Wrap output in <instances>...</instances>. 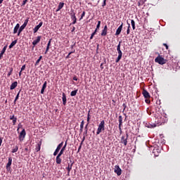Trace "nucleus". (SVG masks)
Returning a JSON list of instances; mask_svg holds the SVG:
<instances>
[{
	"label": "nucleus",
	"mask_w": 180,
	"mask_h": 180,
	"mask_svg": "<svg viewBox=\"0 0 180 180\" xmlns=\"http://www.w3.org/2000/svg\"><path fill=\"white\" fill-rule=\"evenodd\" d=\"M100 67L102 70H103V63H101Z\"/></svg>",
	"instance_id": "nucleus-62"
},
{
	"label": "nucleus",
	"mask_w": 180,
	"mask_h": 180,
	"mask_svg": "<svg viewBox=\"0 0 180 180\" xmlns=\"http://www.w3.org/2000/svg\"><path fill=\"white\" fill-rule=\"evenodd\" d=\"M83 130H84V128L80 127V129H79L80 133H82Z\"/></svg>",
	"instance_id": "nucleus-61"
},
{
	"label": "nucleus",
	"mask_w": 180,
	"mask_h": 180,
	"mask_svg": "<svg viewBox=\"0 0 180 180\" xmlns=\"http://www.w3.org/2000/svg\"><path fill=\"white\" fill-rule=\"evenodd\" d=\"M78 92V89L74 90L71 91L70 96H75L77 95V93Z\"/></svg>",
	"instance_id": "nucleus-28"
},
{
	"label": "nucleus",
	"mask_w": 180,
	"mask_h": 180,
	"mask_svg": "<svg viewBox=\"0 0 180 180\" xmlns=\"http://www.w3.org/2000/svg\"><path fill=\"white\" fill-rule=\"evenodd\" d=\"M46 88H47V82H44L41 90V94L43 95V94H44V89H46Z\"/></svg>",
	"instance_id": "nucleus-25"
},
{
	"label": "nucleus",
	"mask_w": 180,
	"mask_h": 180,
	"mask_svg": "<svg viewBox=\"0 0 180 180\" xmlns=\"http://www.w3.org/2000/svg\"><path fill=\"white\" fill-rule=\"evenodd\" d=\"M84 129H85V131L84 132V136H86L88 134V124H86Z\"/></svg>",
	"instance_id": "nucleus-34"
},
{
	"label": "nucleus",
	"mask_w": 180,
	"mask_h": 180,
	"mask_svg": "<svg viewBox=\"0 0 180 180\" xmlns=\"http://www.w3.org/2000/svg\"><path fill=\"white\" fill-rule=\"evenodd\" d=\"M6 49H8V45H6L1 50L0 53V60L2 58V57H4V54H5V51H6Z\"/></svg>",
	"instance_id": "nucleus-16"
},
{
	"label": "nucleus",
	"mask_w": 180,
	"mask_h": 180,
	"mask_svg": "<svg viewBox=\"0 0 180 180\" xmlns=\"http://www.w3.org/2000/svg\"><path fill=\"white\" fill-rule=\"evenodd\" d=\"M43 26V22H41L39 23L38 25L35 26L34 28H33L34 33H37L39 31V29H40Z\"/></svg>",
	"instance_id": "nucleus-12"
},
{
	"label": "nucleus",
	"mask_w": 180,
	"mask_h": 180,
	"mask_svg": "<svg viewBox=\"0 0 180 180\" xmlns=\"http://www.w3.org/2000/svg\"><path fill=\"white\" fill-rule=\"evenodd\" d=\"M2 146V138H0V147Z\"/></svg>",
	"instance_id": "nucleus-59"
},
{
	"label": "nucleus",
	"mask_w": 180,
	"mask_h": 180,
	"mask_svg": "<svg viewBox=\"0 0 180 180\" xmlns=\"http://www.w3.org/2000/svg\"><path fill=\"white\" fill-rule=\"evenodd\" d=\"M25 136H26V131L25 130V129H23L20 133V135L18 136L20 141H23V139H25Z\"/></svg>",
	"instance_id": "nucleus-7"
},
{
	"label": "nucleus",
	"mask_w": 180,
	"mask_h": 180,
	"mask_svg": "<svg viewBox=\"0 0 180 180\" xmlns=\"http://www.w3.org/2000/svg\"><path fill=\"white\" fill-rule=\"evenodd\" d=\"M102 131H105V120L101 121L100 124H98L96 135L98 136V134H101Z\"/></svg>",
	"instance_id": "nucleus-1"
},
{
	"label": "nucleus",
	"mask_w": 180,
	"mask_h": 180,
	"mask_svg": "<svg viewBox=\"0 0 180 180\" xmlns=\"http://www.w3.org/2000/svg\"><path fill=\"white\" fill-rule=\"evenodd\" d=\"M19 77H22V70H20L19 72Z\"/></svg>",
	"instance_id": "nucleus-63"
},
{
	"label": "nucleus",
	"mask_w": 180,
	"mask_h": 180,
	"mask_svg": "<svg viewBox=\"0 0 180 180\" xmlns=\"http://www.w3.org/2000/svg\"><path fill=\"white\" fill-rule=\"evenodd\" d=\"M70 19L72 20V25H75V23H77V16H75L74 10H72L70 12Z\"/></svg>",
	"instance_id": "nucleus-5"
},
{
	"label": "nucleus",
	"mask_w": 180,
	"mask_h": 180,
	"mask_svg": "<svg viewBox=\"0 0 180 180\" xmlns=\"http://www.w3.org/2000/svg\"><path fill=\"white\" fill-rule=\"evenodd\" d=\"M158 124H162V123L165 122V120H164V118H162V117H158Z\"/></svg>",
	"instance_id": "nucleus-19"
},
{
	"label": "nucleus",
	"mask_w": 180,
	"mask_h": 180,
	"mask_svg": "<svg viewBox=\"0 0 180 180\" xmlns=\"http://www.w3.org/2000/svg\"><path fill=\"white\" fill-rule=\"evenodd\" d=\"M19 95H20V90L18 91V93L17 94L15 98V101H18V99H19Z\"/></svg>",
	"instance_id": "nucleus-41"
},
{
	"label": "nucleus",
	"mask_w": 180,
	"mask_h": 180,
	"mask_svg": "<svg viewBox=\"0 0 180 180\" xmlns=\"http://www.w3.org/2000/svg\"><path fill=\"white\" fill-rule=\"evenodd\" d=\"M122 30H123V22L119 26L115 32V36H119L120 33H122Z\"/></svg>",
	"instance_id": "nucleus-11"
},
{
	"label": "nucleus",
	"mask_w": 180,
	"mask_h": 180,
	"mask_svg": "<svg viewBox=\"0 0 180 180\" xmlns=\"http://www.w3.org/2000/svg\"><path fill=\"white\" fill-rule=\"evenodd\" d=\"M22 127V124H18V129L17 131H19V129Z\"/></svg>",
	"instance_id": "nucleus-51"
},
{
	"label": "nucleus",
	"mask_w": 180,
	"mask_h": 180,
	"mask_svg": "<svg viewBox=\"0 0 180 180\" xmlns=\"http://www.w3.org/2000/svg\"><path fill=\"white\" fill-rule=\"evenodd\" d=\"M122 106H123V108H124V110H126V108H127L126 104L124 103V104L122 105Z\"/></svg>",
	"instance_id": "nucleus-56"
},
{
	"label": "nucleus",
	"mask_w": 180,
	"mask_h": 180,
	"mask_svg": "<svg viewBox=\"0 0 180 180\" xmlns=\"http://www.w3.org/2000/svg\"><path fill=\"white\" fill-rule=\"evenodd\" d=\"M84 16H85V11L82 12L79 20H82V19H84Z\"/></svg>",
	"instance_id": "nucleus-40"
},
{
	"label": "nucleus",
	"mask_w": 180,
	"mask_h": 180,
	"mask_svg": "<svg viewBox=\"0 0 180 180\" xmlns=\"http://www.w3.org/2000/svg\"><path fill=\"white\" fill-rule=\"evenodd\" d=\"M142 94L143 95L144 98H146L145 102L146 103H150V102H151L150 101V98H151V96H150V93H148V91H147V90L143 89L142 91Z\"/></svg>",
	"instance_id": "nucleus-2"
},
{
	"label": "nucleus",
	"mask_w": 180,
	"mask_h": 180,
	"mask_svg": "<svg viewBox=\"0 0 180 180\" xmlns=\"http://www.w3.org/2000/svg\"><path fill=\"white\" fill-rule=\"evenodd\" d=\"M106 6V0H104L103 4V6Z\"/></svg>",
	"instance_id": "nucleus-57"
},
{
	"label": "nucleus",
	"mask_w": 180,
	"mask_h": 180,
	"mask_svg": "<svg viewBox=\"0 0 180 180\" xmlns=\"http://www.w3.org/2000/svg\"><path fill=\"white\" fill-rule=\"evenodd\" d=\"M122 44V41H120L117 46V51H118L119 50H120V44Z\"/></svg>",
	"instance_id": "nucleus-44"
},
{
	"label": "nucleus",
	"mask_w": 180,
	"mask_h": 180,
	"mask_svg": "<svg viewBox=\"0 0 180 180\" xmlns=\"http://www.w3.org/2000/svg\"><path fill=\"white\" fill-rule=\"evenodd\" d=\"M67 141H65V145L62 147L63 150H65V148H67Z\"/></svg>",
	"instance_id": "nucleus-46"
},
{
	"label": "nucleus",
	"mask_w": 180,
	"mask_h": 180,
	"mask_svg": "<svg viewBox=\"0 0 180 180\" xmlns=\"http://www.w3.org/2000/svg\"><path fill=\"white\" fill-rule=\"evenodd\" d=\"M60 152H59V153L58 154H57V155H63V154H64V152L65 151V149H63V148H61L60 149V150H59Z\"/></svg>",
	"instance_id": "nucleus-35"
},
{
	"label": "nucleus",
	"mask_w": 180,
	"mask_h": 180,
	"mask_svg": "<svg viewBox=\"0 0 180 180\" xmlns=\"http://www.w3.org/2000/svg\"><path fill=\"white\" fill-rule=\"evenodd\" d=\"M27 23H29V18H27L25 20L23 25L20 27V33H22V32H23V30L25 29V27L27 26Z\"/></svg>",
	"instance_id": "nucleus-8"
},
{
	"label": "nucleus",
	"mask_w": 180,
	"mask_h": 180,
	"mask_svg": "<svg viewBox=\"0 0 180 180\" xmlns=\"http://www.w3.org/2000/svg\"><path fill=\"white\" fill-rule=\"evenodd\" d=\"M115 172L118 175V176H120L122 175V169L119 167V165L115 166Z\"/></svg>",
	"instance_id": "nucleus-9"
},
{
	"label": "nucleus",
	"mask_w": 180,
	"mask_h": 180,
	"mask_svg": "<svg viewBox=\"0 0 180 180\" xmlns=\"http://www.w3.org/2000/svg\"><path fill=\"white\" fill-rule=\"evenodd\" d=\"M16 86H18V82H13L10 86V89L13 91V89H15V88H16Z\"/></svg>",
	"instance_id": "nucleus-22"
},
{
	"label": "nucleus",
	"mask_w": 180,
	"mask_h": 180,
	"mask_svg": "<svg viewBox=\"0 0 180 180\" xmlns=\"http://www.w3.org/2000/svg\"><path fill=\"white\" fill-rule=\"evenodd\" d=\"M89 120H91V117H87V124H89Z\"/></svg>",
	"instance_id": "nucleus-53"
},
{
	"label": "nucleus",
	"mask_w": 180,
	"mask_h": 180,
	"mask_svg": "<svg viewBox=\"0 0 180 180\" xmlns=\"http://www.w3.org/2000/svg\"><path fill=\"white\" fill-rule=\"evenodd\" d=\"M118 122H119V130L120 133H122V125L123 124V117L122 115L118 117Z\"/></svg>",
	"instance_id": "nucleus-10"
},
{
	"label": "nucleus",
	"mask_w": 180,
	"mask_h": 180,
	"mask_svg": "<svg viewBox=\"0 0 180 180\" xmlns=\"http://www.w3.org/2000/svg\"><path fill=\"white\" fill-rule=\"evenodd\" d=\"M127 25H128V27L127 30V34H130V24L127 22Z\"/></svg>",
	"instance_id": "nucleus-38"
},
{
	"label": "nucleus",
	"mask_w": 180,
	"mask_h": 180,
	"mask_svg": "<svg viewBox=\"0 0 180 180\" xmlns=\"http://www.w3.org/2000/svg\"><path fill=\"white\" fill-rule=\"evenodd\" d=\"M19 29H20V25L19 23L16 24L15 27L13 30V34H16L18 33V31H19Z\"/></svg>",
	"instance_id": "nucleus-18"
},
{
	"label": "nucleus",
	"mask_w": 180,
	"mask_h": 180,
	"mask_svg": "<svg viewBox=\"0 0 180 180\" xmlns=\"http://www.w3.org/2000/svg\"><path fill=\"white\" fill-rule=\"evenodd\" d=\"M118 53V56L117 58V59L115 60V63H119V61H120V60H122V56H123V53H122V50H119L117 51Z\"/></svg>",
	"instance_id": "nucleus-13"
},
{
	"label": "nucleus",
	"mask_w": 180,
	"mask_h": 180,
	"mask_svg": "<svg viewBox=\"0 0 180 180\" xmlns=\"http://www.w3.org/2000/svg\"><path fill=\"white\" fill-rule=\"evenodd\" d=\"M146 127H148V129H154V127H157V124H150V122H146L145 124Z\"/></svg>",
	"instance_id": "nucleus-14"
},
{
	"label": "nucleus",
	"mask_w": 180,
	"mask_h": 180,
	"mask_svg": "<svg viewBox=\"0 0 180 180\" xmlns=\"http://www.w3.org/2000/svg\"><path fill=\"white\" fill-rule=\"evenodd\" d=\"M25 70H26V65H22L20 70L25 71Z\"/></svg>",
	"instance_id": "nucleus-45"
},
{
	"label": "nucleus",
	"mask_w": 180,
	"mask_h": 180,
	"mask_svg": "<svg viewBox=\"0 0 180 180\" xmlns=\"http://www.w3.org/2000/svg\"><path fill=\"white\" fill-rule=\"evenodd\" d=\"M16 43H18V39L13 41L9 45V49H12L16 44Z\"/></svg>",
	"instance_id": "nucleus-26"
},
{
	"label": "nucleus",
	"mask_w": 180,
	"mask_h": 180,
	"mask_svg": "<svg viewBox=\"0 0 180 180\" xmlns=\"http://www.w3.org/2000/svg\"><path fill=\"white\" fill-rule=\"evenodd\" d=\"M81 148H82V145H79V148H78V150H77V153H79V151H81Z\"/></svg>",
	"instance_id": "nucleus-48"
},
{
	"label": "nucleus",
	"mask_w": 180,
	"mask_h": 180,
	"mask_svg": "<svg viewBox=\"0 0 180 180\" xmlns=\"http://www.w3.org/2000/svg\"><path fill=\"white\" fill-rule=\"evenodd\" d=\"M163 46H165L166 50H168V45L167 44H163Z\"/></svg>",
	"instance_id": "nucleus-54"
},
{
	"label": "nucleus",
	"mask_w": 180,
	"mask_h": 180,
	"mask_svg": "<svg viewBox=\"0 0 180 180\" xmlns=\"http://www.w3.org/2000/svg\"><path fill=\"white\" fill-rule=\"evenodd\" d=\"M40 148H41V145H40V143H38L36 146L35 150L37 152H39V151H40Z\"/></svg>",
	"instance_id": "nucleus-37"
},
{
	"label": "nucleus",
	"mask_w": 180,
	"mask_h": 180,
	"mask_svg": "<svg viewBox=\"0 0 180 180\" xmlns=\"http://www.w3.org/2000/svg\"><path fill=\"white\" fill-rule=\"evenodd\" d=\"M103 30H108V25H105Z\"/></svg>",
	"instance_id": "nucleus-58"
},
{
	"label": "nucleus",
	"mask_w": 180,
	"mask_h": 180,
	"mask_svg": "<svg viewBox=\"0 0 180 180\" xmlns=\"http://www.w3.org/2000/svg\"><path fill=\"white\" fill-rule=\"evenodd\" d=\"M131 25L133 30H136V22H134V20H131Z\"/></svg>",
	"instance_id": "nucleus-27"
},
{
	"label": "nucleus",
	"mask_w": 180,
	"mask_h": 180,
	"mask_svg": "<svg viewBox=\"0 0 180 180\" xmlns=\"http://www.w3.org/2000/svg\"><path fill=\"white\" fill-rule=\"evenodd\" d=\"M63 146H64V141H62L60 143H59L56 149L55 150V151L53 153L54 157H56V155H57V154H58V153H60V150H61V148H63Z\"/></svg>",
	"instance_id": "nucleus-4"
},
{
	"label": "nucleus",
	"mask_w": 180,
	"mask_h": 180,
	"mask_svg": "<svg viewBox=\"0 0 180 180\" xmlns=\"http://www.w3.org/2000/svg\"><path fill=\"white\" fill-rule=\"evenodd\" d=\"M9 72L7 74L8 77H11L12 75V72H13V68H9Z\"/></svg>",
	"instance_id": "nucleus-31"
},
{
	"label": "nucleus",
	"mask_w": 180,
	"mask_h": 180,
	"mask_svg": "<svg viewBox=\"0 0 180 180\" xmlns=\"http://www.w3.org/2000/svg\"><path fill=\"white\" fill-rule=\"evenodd\" d=\"M75 32V27H72V32Z\"/></svg>",
	"instance_id": "nucleus-60"
},
{
	"label": "nucleus",
	"mask_w": 180,
	"mask_h": 180,
	"mask_svg": "<svg viewBox=\"0 0 180 180\" xmlns=\"http://www.w3.org/2000/svg\"><path fill=\"white\" fill-rule=\"evenodd\" d=\"M75 53V50H74V51H71L68 53V55L66 56V58H70V56H71V54Z\"/></svg>",
	"instance_id": "nucleus-42"
},
{
	"label": "nucleus",
	"mask_w": 180,
	"mask_h": 180,
	"mask_svg": "<svg viewBox=\"0 0 180 180\" xmlns=\"http://www.w3.org/2000/svg\"><path fill=\"white\" fill-rule=\"evenodd\" d=\"M11 165H12V158L11 157L8 158V162L6 164V169H8L9 168H11Z\"/></svg>",
	"instance_id": "nucleus-21"
},
{
	"label": "nucleus",
	"mask_w": 180,
	"mask_h": 180,
	"mask_svg": "<svg viewBox=\"0 0 180 180\" xmlns=\"http://www.w3.org/2000/svg\"><path fill=\"white\" fill-rule=\"evenodd\" d=\"M43 58V56H40L39 58L37 59V60L35 63V66L39 65V63L41 61V59Z\"/></svg>",
	"instance_id": "nucleus-29"
},
{
	"label": "nucleus",
	"mask_w": 180,
	"mask_h": 180,
	"mask_svg": "<svg viewBox=\"0 0 180 180\" xmlns=\"http://www.w3.org/2000/svg\"><path fill=\"white\" fill-rule=\"evenodd\" d=\"M84 120H82L80 124V127H82V129H84Z\"/></svg>",
	"instance_id": "nucleus-47"
},
{
	"label": "nucleus",
	"mask_w": 180,
	"mask_h": 180,
	"mask_svg": "<svg viewBox=\"0 0 180 180\" xmlns=\"http://www.w3.org/2000/svg\"><path fill=\"white\" fill-rule=\"evenodd\" d=\"M18 36H20V30H18Z\"/></svg>",
	"instance_id": "nucleus-64"
},
{
	"label": "nucleus",
	"mask_w": 180,
	"mask_h": 180,
	"mask_svg": "<svg viewBox=\"0 0 180 180\" xmlns=\"http://www.w3.org/2000/svg\"><path fill=\"white\" fill-rule=\"evenodd\" d=\"M66 169L68 170V172H71V170L72 169V163L71 164V165H68L66 167Z\"/></svg>",
	"instance_id": "nucleus-32"
},
{
	"label": "nucleus",
	"mask_w": 180,
	"mask_h": 180,
	"mask_svg": "<svg viewBox=\"0 0 180 180\" xmlns=\"http://www.w3.org/2000/svg\"><path fill=\"white\" fill-rule=\"evenodd\" d=\"M127 139H129V134H126V136H122L121 137V143L124 144V146H127Z\"/></svg>",
	"instance_id": "nucleus-6"
},
{
	"label": "nucleus",
	"mask_w": 180,
	"mask_h": 180,
	"mask_svg": "<svg viewBox=\"0 0 180 180\" xmlns=\"http://www.w3.org/2000/svg\"><path fill=\"white\" fill-rule=\"evenodd\" d=\"M50 46H51V39H49L47 46H46V49L45 51L44 54H47V53H49V50H50Z\"/></svg>",
	"instance_id": "nucleus-20"
},
{
	"label": "nucleus",
	"mask_w": 180,
	"mask_h": 180,
	"mask_svg": "<svg viewBox=\"0 0 180 180\" xmlns=\"http://www.w3.org/2000/svg\"><path fill=\"white\" fill-rule=\"evenodd\" d=\"M27 2V0H24L22 4V6H25L26 5V3Z\"/></svg>",
	"instance_id": "nucleus-50"
},
{
	"label": "nucleus",
	"mask_w": 180,
	"mask_h": 180,
	"mask_svg": "<svg viewBox=\"0 0 180 180\" xmlns=\"http://www.w3.org/2000/svg\"><path fill=\"white\" fill-rule=\"evenodd\" d=\"M17 120H18V118H16L15 120H13V126H15V124H16Z\"/></svg>",
	"instance_id": "nucleus-49"
},
{
	"label": "nucleus",
	"mask_w": 180,
	"mask_h": 180,
	"mask_svg": "<svg viewBox=\"0 0 180 180\" xmlns=\"http://www.w3.org/2000/svg\"><path fill=\"white\" fill-rule=\"evenodd\" d=\"M96 30H94V32L91 34L90 40H92V39H94V36L96 34Z\"/></svg>",
	"instance_id": "nucleus-39"
},
{
	"label": "nucleus",
	"mask_w": 180,
	"mask_h": 180,
	"mask_svg": "<svg viewBox=\"0 0 180 180\" xmlns=\"http://www.w3.org/2000/svg\"><path fill=\"white\" fill-rule=\"evenodd\" d=\"M15 119H18L15 115H11L10 116V120H15Z\"/></svg>",
	"instance_id": "nucleus-43"
},
{
	"label": "nucleus",
	"mask_w": 180,
	"mask_h": 180,
	"mask_svg": "<svg viewBox=\"0 0 180 180\" xmlns=\"http://www.w3.org/2000/svg\"><path fill=\"white\" fill-rule=\"evenodd\" d=\"M85 141V136H83L82 141L81 142V146H82V143Z\"/></svg>",
	"instance_id": "nucleus-52"
},
{
	"label": "nucleus",
	"mask_w": 180,
	"mask_h": 180,
	"mask_svg": "<svg viewBox=\"0 0 180 180\" xmlns=\"http://www.w3.org/2000/svg\"><path fill=\"white\" fill-rule=\"evenodd\" d=\"M40 40H41V37L38 36L37 39L34 40L32 42L33 46H36L38 43H40Z\"/></svg>",
	"instance_id": "nucleus-17"
},
{
	"label": "nucleus",
	"mask_w": 180,
	"mask_h": 180,
	"mask_svg": "<svg viewBox=\"0 0 180 180\" xmlns=\"http://www.w3.org/2000/svg\"><path fill=\"white\" fill-rule=\"evenodd\" d=\"M62 101H63V105H67V96L65 95V93L62 94Z\"/></svg>",
	"instance_id": "nucleus-15"
},
{
	"label": "nucleus",
	"mask_w": 180,
	"mask_h": 180,
	"mask_svg": "<svg viewBox=\"0 0 180 180\" xmlns=\"http://www.w3.org/2000/svg\"><path fill=\"white\" fill-rule=\"evenodd\" d=\"M100 27H101V21H98V24L96 25V28L95 30H96V32H98V30H99Z\"/></svg>",
	"instance_id": "nucleus-36"
},
{
	"label": "nucleus",
	"mask_w": 180,
	"mask_h": 180,
	"mask_svg": "<svg viewBox=\"0 0 180 180\" xmlns=\"http://www.w3.org/2000/svg\"><path fill=\"white\" fill-rule=\"evenodd\" d=\"M64 8V3L60 2L58 6V8L56 9V12H58L59 11H61Z\"/></svg>",
	"instance_id": "nucleus-23"
},
{
	"label": "nucleus",
	"mask_w": 180,
	"mask_h": 180,
	"mask_svg": "<svg viewBox=\"0 0 180 180\" xmlns=\"http://www.w3.org/2000/svg\"><path fill=\"white\" fill-rule=\"evenodd\" d=\"M73 80H74V81H78V77H77V76H75V77H73Z\"/></svg>",
	"instance_id": "nucleus-55"
},
{
	"label": "nucleus",
	"mask_w": 180,
	"mask_h": 180,
	"mask_svg": "<svg viewBox=\"0 0 180 180\" xmlns=\"http://www.w3.org/2000/svg\"><path fill=\"white\" fill-rule=\"evenodd\" d=\"M61 161H62L61 156L60 155H57L56 159V164H58V165L61 164Z\"/></svg>",
	"instance_id": "nucleus-24"
},
{
	"label": "nucleus",
	"mask_w": 180,
	"mask_h": 180,
	"mask_svg": "<svg viewBox=\"0 0 180 180\" xmlns=\"http://www.w3.org/2000/svg\"><path fill=\"white\" fill-rule=\"evenodd\" d=\"M18 150H19V146H15L14 148L12 149L11 153H18Z\"/></svg>",
	"instance_id": "nucleus-30"
},
{
	"label": "nucleus",
	"mask_w": 180,
	"mask_h": 180,
	"mask_svg": "<svg viewBox=\"0 0 180 180\" xmlns=\"http://www.w3.org/2000/svg\"><path fill=\"white\" fill-rule=\"evenodd\" d=\"M106 34H108V30H103L102 32H101V36L105 37V36H106Z\"/></svg>",
	"instance_id": "nucleus-33"
},
{
	"label": "nucleus",
	"mask_w": 180,
	"mask_h": 180,
	"mask_svg": "<svg viewBox=\"0 0 180 180\" xmlns=\"http://www.w3.org/2000/svg\"><path fill=\"white\" fill-rule=\"evenodd\" d=\"M155 62L160 64V65H164L167 63V60H165L162 56L160 55L155 59Z\"/></svg>",
	"instance_id": "nucleus-3"
}]
</instances>
